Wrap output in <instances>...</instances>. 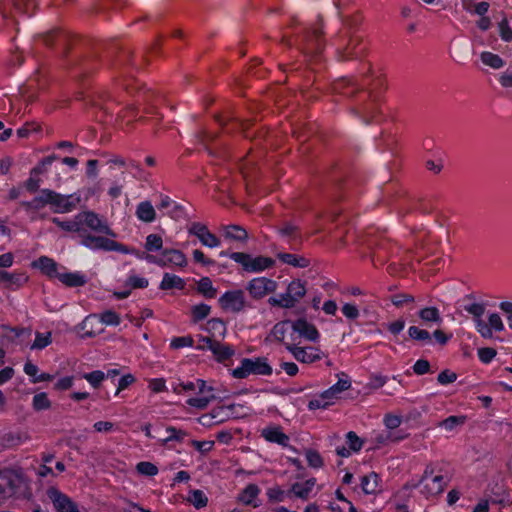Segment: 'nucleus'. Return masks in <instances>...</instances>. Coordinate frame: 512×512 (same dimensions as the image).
I'll use <instances>...</instances> for the list:
<instances>
[{
	"label": "nucleus",
	"instance_id": "7ed1b4c3",
	"mask_svg": "<svg viewBox=\"0 0 512 512\" xmlns=\"http://www.w3.org/2000/svg\"><path fill=\"white\" fill-rule=\"evenodd\" d=\"M230 257L237 263H240L246 271H262L274 265V260L269 257L258 256L252 258L249 254L243 252H234Z\"/></svg>",
	"mask_w": 512,
	"mask_h": 512
},
{
	"label": "nucleus",
	"instance_id": "8fccbe9b",
	"mask_svg": "<svg viewBox=\"0 0 512 512\" xmlns=\"http://www.w3.org/2000/svg\"><path fill=\"white\" fill-rule=\"evenodd\" d=\"M496 354V350L490 347H484L478 350L479 358L484 363L490 362L496 356Z\"/></svg>",
	"mask_w": 512,
	"mask_h": 512
},
{
	"label": "nucleus",
	"instance_id": "c756f323",
	"mask_svg": "<svg viewBox=\"0 0 512 512\" xmlns=\"http://www.w3.org/2000/svg\"><path fill=\"white\" fill-rule=\"evenodd\" d=\"M258 493V487L254 484H250L244 489V491L239 497V500L245 503L246 505H249L252 503L253 499L258 495Z\"/></svg>",
	"mask_w": 512,
	"mask_h": 512
},
{
	"label": "nucleus",
	"instance_id": "f03ea898",
	"mask_svg": "<svg viewBox=\"0 0 512 512\" xmlns=\"http://www.w3.org/2000/svg\"><path fill=\"white\" fill-rule=\"evenodd\" d=\"M69 197L56 193L55 191L44 189L41 191V195L39 197L34 198L35 206L44 207L47 204L55 206L57 209L56 212H70L74 207L75 203L68 201Z\"/></svg>",
	"mask_w": 512,
	"mask_h": 512
},
{
	"label": "nucleus",
	"instance_id": "f257e3e1",
	"mask_svg": "<svg viewBox=\"0 0 512 512\" xmlns=\"http://www.w3.org/2000/svg\"><path fill=\"white\" fill-rule=\"evenodd\" d=\"M271 375L272 368L265 358L258 357L254 360L245 358L241 366L232 371V376L237 379H244L249 375Z\"/></svg>",
	"mask_w": 512,
	"mask_h": 512
},
{
	"label": "nucleus",
	"instance_id": "052dcab7",
	"mask_svg": "<svg viewBox=\"0 0 512 512\" xmlns=\"http://www.w3.org/2000/svg\"><path fill=\"white\" fill-rule=\"evenodd\" d=\"M191 444L201 453H206L212 449L214 442L193 440Z\"/></svg>",
	"mask_w": 512,
	"mask_h": 512
},
{
	"label": "nucleus",
	"instance_id": "bf43d9fd",
	"mask_svg": "<svg viewBox=\"0 0 512 512\" xmlns=\"http://www.w3.org/2000/svg\"><path fill=\"white\" fill-rule=\"evenodd\" d=\"M291 492L299 498L306 499L310 492V487H302L299 483H295L291 487Z\"/></svg>",
	"mask_w": 512,
	"mask_h": 512
},
{
	"label": "nucleus",
	"instance_id": "4c0bfd02",
	"mask_svg": "<svg viewBox=\"0 0 512 512\" xmlns=\"http://www.w3.org/2000/svg\"><path fill=\"white\" fill-rule=\"evenodd\" d=\"M210 306L206 304H199L192 308V315L194 321H200L209 315Z\"/></svg>",
	"mask_w": 512,
	"mask_h": 512
},
{
	"label": "nucleus",
	"instance_id": "72a5a7b5",
	"mask_svg": "<svg viewBox=\"0 0 512 512\" xmlns=\"http://www.w3.org/2000/svg\"><path fill=\"white\" fill-rule=\"evenodd\" d=\"M384 425L389 430H394L398 428L402 423V416L396 415L392 413H387L383 419Z\"/></svg>",
	"mask_w": 512,
	"mask_h": 512
},
{
	"label": "nucleus",
	"instance_id": "de8ad7c7",
	"mask_svg": "<svg viewBox=\"0 0 512 512\" xmlns=\"http://www.w3.org/2000/svg\"><path fill=\"white\" fill-rule=\"evenodd\" d=\"M437 380L441 385L450 384L457 380V374L450 370H444L438 375Z\"/></svg>",
	"mask_w": 512,
	"mask_h": 512
},
{
	"label": "nucleus",
	"instance_id": "bb28decb",
	"mask_svg": "<svg viewBox=\"0 0 512 512\" xmlns=\"http://www.w3.org/2000/svg\"><path fill=\"white\" fill-rule=\"evenodd\" d=\"M287 291L291 294V296L296 297L297 301L303 298L306 294L305 286L300 280L292 281L288 285Z\"/></svg>",
	"mask_w": 512,
	"mask_h": 512
},
{
	"label": "nucleus",
	"instance_id": "2eb2a0df",
	"mask_svg": "<svg viewBox=\"0 0 512 512\" xmlns=\"http://www.w3.org/2000/svg\"><path fill=\"white\" fill-rule=\"evenodd\" d=\"M286 348L293 354L294 358L299 362L313 363L316 361L315 356H309L307 354V348L305 347H299L294 344H287Z\"/></svg>",
	"mask_w": 512,
	"mask_h": 512
},
{
	"label": "nucleus",
	"instance_id": "49530a36",
	"mask_svg": "<svg viewBox=\"0 0 512 512\" xmlns=\"http://www.w3.org/2000/svg\"><path fill=\"white\" fill-rule=\"evenodd\" d=\"M20 435L19 434H15V433H12V432H7V433H4L1 437H0V441H1V444L3 446H13V445H16L20 442Z\"/></svg>",
	"mask_w": 512,
	"mask_h": 512
},
{
	"label": "nucleus",
	"instance_id": "680f3d73",
	"mask_svg": "<svg viewBox=\"0 0 512 512\" xmlns=\"http://www.w3.org/2000/svg\"><path fill=\"white\" fill-rule=\"evenodd\" d=\"M488 321L491 329H495L496 331H502L504 329L503 322L498 314H491Z\"/></svg>",
	"mask_w": 512,
	"mask_h": 512
},
{
	"label": "nucleus",
	"instance_id": "423d86ee",
	"mask_svg": "<svg viewBox=\"0 0 512 512\" xmlns=\"http://www.w3.org/2000/svg\"><path fill=\"white\" fill-rule=\"evenodd\" d=\"M79 221L84 220L85 224L94 231L104 233L109 236H115V233L109 228L107 224H103L96 213L86 211L76 216Z\"/></svg>",
	"mask_w": 512,
	"mask_h": 512
},
{
	"label": "nucleus",
	"instance_id": "a878e982",
	"mask_svg": "<svg viewBox=\"0 0 512 512\" xmlns=\"http://www.w3.org/2000/svg\"><path fill=\"white\" fill-rule=\"evenodd\" d=\"M52 343V333L46 332L45 334L36 332L35 340L31 345V349L41 350Z\"/></svg>",
	"mask_w": 512,
	"mask_h": 512
},
{
	"label": "nucleus",
	"instance_id": "5fc2aeb1",
	"mask_svg": "<svg viewBox=\"0 0 512 512\" xmlns=\"http://www.w3.org/2000/svg\"><path fill=\"white\" fill-rule=\"evenodd\" d=\"M430 369V364L427 360L420 359L417 360L413 366V371L418 375H423L427 373Z\"/></svg>",
	"mask_w": 512,
	"mask_h": 512
},
{
	"label": "nucleus",
	"instance_id": "20e7f679",
	"mask_svg": "<svg viewBox=\"0 0 512 512\" xmlns=\"http://www.w3.org/2000/svg\"><path fill=\"white\" fill-rule=\"evenodd\" d=\"M276 287L277 284L275 281L265 277H261L251 280L247 289L252 297L260 299L264 297L266 294L274 292L276 290Z\"/></svg>",
	"mask_w": 512,
	"mask_h": 512
},
{
	"label": "nucleus",
	"instance_id": "aec40b11",
	"mask_svg": "<svg viewBox=\"0 0 512 512\" xmlns=\"http://www.w3.org/2000/svg\"><path fill=\"white\" fill-rule=\"evenodd\" d=\"M350 387H351V382L349 380H347V379H339V381L335 385H333L329 389L325 390L321 394V397L324 398V399L332 398L336 394L350 389Z\"/></svg>",
	"mask_w": 512,
	"mask_h": 512
},
{
	"label": "nucleus",
	"instance_id": "338daca9",
	"mask_svg": "<svg viewBox=\"0 0 512 512\" xmlns=\"http://www.w3.org/2000/svg\"><path fill=\"white\" fill-rule=\"evenodd\" d=\"M72 384H73V377L72 376L64 377V378L60 379L55 384V389H57V390H68L69 388L72 387Z\"/></svg>",
	"mask_w": 512,
	"mask_h": 512
},
{
	"label": "nucleus",
	"instance_id": "f704fd0d",
	"mask_svg": "<svg viewBox=\"0 0 512 512\" xmlns=\"http://www.w3.org/2000/svg\"><path fill=\"white\" fill-rule=\"evenodd\" d=\"M346 438H347V442L349 444L350 450H352L353 452H358L361 450L364 441L360 437H358V435L355 432H353V431L348 432L346 435Z\"/></svg>",
	"mask_w": 512,
	"mask_h": 512
},
{
	"label": "nucleus",
	"instance_id": "3c124183",
	"mask_svg": "<svg viewBox=\"0 0 512 512\" xmlns=\"http://www.w3.org/2000/svg\"><path fill=\"white\" fill-rule=\"evenodd\" d=\"M476 326L478 332L481 334L484 338H492L493 333L492 329L489 324H486L482 319H476Z\"/></svg>",
	"mask_w": 512,
	"mask_h": 512
},
{
	"label": "nucleus",
	"instance_id": "393cba45",
	"mask_svg": "<svg viewBox=\"0 0 512 512\" xmlns=\"http://www.w3.org/2000/svg\"><path fill=\"white\" fill-rule=\"evenodd\" d=\"M164 255H168L167 262L184 267L187 265V259L180 250L170 249L163 252Z\"/></svg>",
	"mask_w": 512,
	"mask_h": 512
},
{
	"label": "nucleus",
	"instance_id": "c03bdc74",
	"mask_svg": "<svg viewBox=\"0 0 512 512\" xmlns=\"http://www.w3.org/2000/svg\"><path fill=\"white\" fill-rule=\"evenodd\" d=\"M52 221H53V223H55L56 225H58L60 228H62L65 231H69V232H71V231L79 232L80 231L79 221L67 222V221H60L58 218H53Z\"/></svg>",
	"mask_w": 512,
	"mask_h": 512
},
{
	"label": "nucleus",
	"instance_id": "37998d69",
	"mask_svg": "<svg viewBox=\"0 0 512 512\" xmlns=\"http://www.w3.org/2000/svg\"><path fill=\"white\" fill-rule=\"evenodd\" d=\"M194 341L193 338L190 336L185 337H176L171 341V347L173 349H179L182 347H191L193 345Z\"/></svg>",
	"mask_w": 512,
	"mask_h": 512
},
{
	"label": "nucleus",
	"instance_id": "0eeeda50",
	"mask_svg": "<svg viewBox=\"0 0 512 512\" xmlns=\"http://www.w3.org/2000/svg\"><path fill=\"white\" fill-rule=\"evenodd\" d=\"M189 233L197 236L201 243L208 247H216L220 243L219 239L209 232L207 226L201 223H193Z\"/></svg>",
	"mask_w": 512,
	"mask_h": 512
},
{
	"label": "nucleus",
	"instance_id": "5701e85b",
	"mask_svg": "<svg viewBox=\"0 0 512 512\" xmlns=\"http://www.w3.org/2000/svg\"><path fill=\"white\" fill-rule=\"evenodd\" d=\"M184 281L180 277L172 276L168 273H166L163 277V280L160 284V288L162 290H169L173 288L183 289L184 288Z\"/></svg>",
	"mask_w": 512,
	"mask_h": 512
},
{
	"label": "nucleus",
	"instance_id": "864d4df0",
	"mask_svg": "<svg viewBox=\"0 0 512 512\" xmlns=\"http://www.w3.org/2000/svg\"><path fill=\"white\" fill-rule=\"evenodd\" d=\"M499 28H500V34H501V37L505 40V41H510L512 40V29L509 27L508 25V21L506 18H504L500 23H499Z\"/></svg>",
	"mask_w": 512,
	"mask_h": 512
},
{
	"label": "nucleus",
	"instance_id": "0e129e2a",
	"mask_svg": "<svg viewBox=\"0 0 512 512\" xmlns=\"http://www.w3.org/2000/svg\"><path fill=\"white\" fill-rule=\"evenodd\" d=\"M442 480V476H435L432 485L429 487V492L432 494H440L444 490Z\"/></svg>",
	"mask_w": 512,
	"mask_h": 512
},
{
	"label": "nucleus",
	"instance_id": "6ab92c4d",
	"mask_svg": "<svg viewBox=\"0 0 512 512\" xmlns=\"http://www.w3.org/2000/svg\"><path fill=\"white\" fill-rule=\"evenodd\" d=\"M224 230H225V237L226 238H229V239H232V240H236V241H240V242H244L248 238L247 231L243 227H241V226L229 225V226H226L224 228Z\"/></svg>",
	"mask_w": 512,
	"mask_h": 512
},
{
	"label": "nucleus",
	"instance_id": "a18cd8bd",
	"mask_svg": "<svg viewBox=\"0 0 512 512\" xmlns=\"http://www.w3.org/2000/svg\"><path fill=\"white\" fill-rule=\"evenodd\" d=\"M101 322L107 325H118L120 317L114 311L107 310L101 314Z\"/></svg>",
	"mask_w": 512,
	"mask_h": 512
},
{
	"label": "nucleus",
	"instance_id": "6e6552de",
	"mask_svg": "<svg viewBox=\"0 0 512 512\" xmlns=\"http://www.w3.org/2000/svg\"><path fill=\"white\" fill-rule=\"evenodd\" d=\"M220 303L225 309L230 308L234 312H239L245 306L244 293L241 290L226 292L220 298Z\"/></svg>",
	"mask_w": 512,
	"mask_h": 512
},
{
	"label": "nucleus",
	"instance_id": "69168bd1",
	"mask_svg": "<svg viewBox=\"0 0 512 512\" xmlns=\"http://www.w3.org/2000/svg\"><path fill=\"white\" fill-rule=\"evenodd\" d=\"M149 387L151 388V390L155 393H158V392H162L165 390L166 386H165V380L164 379H152L150 382H149Z\"/></svg>",
	"mask_w": 512,
	"mask_h": 512
},
{
	"label": "nucleus",
	"instance_id": "dca6fc26",
	"mask_svg": "<svg viewBox=\"0 0 512 512\" xmlns=\"http://www.w3.org/2000/svg\"><path fill=\"white\" fill-rule=\"evenodd\" d=\"M58 279L68 287H80L86 283L84 276L77 273L57 274Z\"/></svg>",
	"mask_w": 512,
	"mask_h": 512
},
{
	"label": "nucleus",
	"instance_id": "412c9836",
	"mask_svg": "<svg viewBox=\"0 0 512 512\" xmlns=\"http://www.w3.org/2000/svg\"><path fill=\"white\" fill-rule=\"evenodd\" d=\"M207 330L212 337L224 338L226 333L225 323L219 318H213L207 322Z\"/></svg>",
	"mask_w": 512,
	"mask_h": 512
},
{
	"label": "nucleus",
	"instance_id": "09e8293b",
	"mask_svg": "<svg viewBox=\"0 0 512 512\" xmlns=\"http://www.w3.org/2000/svg\"><path fill=\"white\" fill-rule=\"evenodd\" d=\"M225 409L230 411V414H227L226 416H233L234 418H243L246 416L244 406L241 404H231L228 406H225Z\"/></svg>",
	"mask_w": 512,
	"mask_h": 512
},
{
	"label": "nucleus",
	"instance_id": "9b49d317",
	"mask_svg": "<svg viewBox=\"0 0 512 512\" xmlns=\"http://www.w3.org/2000/svg\"><path fill=\"white\" fill-rule=\"evenodd\" d=\"M262 436L269 442H276L282 446L288 445L289 437L281 432L280 428H266L262 430Z\"/></svg>",
	"mask_w": 512,
	"mask_h": 512
},
{
	"label": "nucleus",
	"instance_id": "774afa93",
	"mask_svg": "<svg viewBox=\"0 0 512 512\" xmlns=\"http://www.w3.org/2000/svg\"><path fill=\"white\" fill-rule=\"evenodd\" d=\"M280 301H282L283 308H292L295 306L297 300L296 297L291 296V294L287 291L286 294L281 296Z\"/></svg>",
	"mask_w": 512,
	"mask_h": 512
},
{
	"label": "nucleus",
	"instance_id": "f8f14e48",
	"mask_svg": "<svg viewBox=\"0 0 512 512\" xmlns=\"http://www.w3.org/2000/svg\"><path fill=\"white\" fill-rule=\"evenodd\" d=\"M136 215L143 222H152L156 218L155 209L149 201L141 202L137 206Z\"/></svg>",
	"mask_w": 512,
	"mask_h": 512
},
{
	"label": "nucleus",
	"instance_id": "603ef678",
	"mask_svg": "<svg viewBox=\"0 0 512 512\" xmlns=\"http://www.w3.org/2000/svg\"><path fill=\"white\" fill-rule=\"evenodd\" d=\"M391 301H392V303L396 307H400L404 303H412V302H414V297L412 295H409V294H398V295H394L391 298Z\"/></svg>",
	"mask_w": 512,
	"mask_h": 512
},
{
	"label": "nucleus",
	"instance_id": "2f4dec72",
	"mask_svg": "<svg viewBox=\"0 0 512 512\" xmlns=\"http://www.w3.org/2000/svg\"><path fill=\"white\" fill-rule=\"evenodd\" d=\"M33 407L35 410H45L51 407V402L47 397V394L42 392L38 393L33 397Z\"/></svg>",
	"mask_w": 512,
	"mask_h": 512
},
{
	"label": "nucleus",
	"instance_id": "ddd939ff",
	"mask_svg": "<svg viewBox=\"0 0 512 512\" xmlns=\"http://www.w3.org/2000/svg\"><path fill=\"white\" fill-rule=\"evenodd\" d=\"M379 486V475L371 472L361 479V487L365 494H375Z\"/></svg>",
	"mask_w": 512,
	"mask_h": 512
},
{
	"label": "nucleus",
	"instance_id": "a19ab883",
	"mask_svg": "<svg viewBox=\"0 0 512 512\" xmlns=\"http://www.w3.org/2000/svg\"><path fill=\"white\" fill-rule=\"evenodd\" d=\"M162 244H163V241H162V238L159 235L150 234L146 238L145 248L148 251H151V250H154V249L155 250H159V249H161Z\"/></svg>",
	"mask_w": 512,
	"mask_h": 512
},
{
	"label": "nucleus",
	"instance_id": "4be33fe9",
	"mask_svg": "<svg viewBox=\"0 0 512 512\" xmlns=\"http://www.w3.org/2000/svg\"><path fill=\"white\" fill-rule=\"evenodd\" d=\"M33 266L39 267L48 276L56 274V263L46 256H42L33 262Z\"/></svg>",
	"mask_w": 512,
	"mask_h": 512
},
{
	"label": "nucleus",
	"instance_id": "4d7b16f0",
	"mask_svg": "<svg viewBox=\"0 0 512 512\" xmlns=\"http://www.w3.org/2000/svg\"><path fill=\"white\" fill-rule=\"evenodd\" d=\"M134 382H135V377L132 374L124 375L119 380L118 389H117L115 395H118L122 390L126 389L129 385H131Z\"/></svg>",
	"mask_w": 512,
	"mask_h": 512
},
{
	"label": "nucleus",
	"instance_id": "4468645a",
	"mask_svg": "<svg viewBox=\"0 0 512 512\" xmlns=\"http://www.w3.org/2000/svg\"><path fill=\"white\" fill-rule=\"evenodd\" d=\"M277 258L283 263L292 265L294 267L306 268L310 265V260L305 257H298L290 253H278Z\"/></svg>",
	"mask_w": 512,
	"mask_h": 512
},
{
	"label": "nucleus",
	"instance_id": "13d9d810",
	"mask_svg": "<svg viewBox=\"0 0 512 512\" xmlns=\"http://www.w3.org/2000/svg\"><path fill=\"white\" fill-rule=\"evenodd\" d=\"M210 403V398H190L188 399L187 401V404L192 406V407H196L200 410H203L205 409L208 404Z\"/></svg>",
	"mask_w": 512,
	"mask_h": 512
},
{
	"label": "nucleus",
	"instance_id": "ea45409f",
	"mask_svg": "<svg viewBox=\"0 0 512 512\" xmlns=\"http://www.w3.org/2000/svg\"><path fill=\"white\" fill-rule=\"evenodd\" d=\"M306 458L309 465L313 468H319L323 465L322 457L316 450L308 449L306 451Z\"/></svg>",
	"mask_w": 512,
	"mask_h": 512
},
{
	"label": "nucleus",
	"instance_id": "9d476101",
	"mask_svg": "<svg viewBox=\"0 0 512 512\" xmlns=\"http://www.w3.org/2000/svg\"><path fill=\"white\" fill-rule=\"evenodd\" d=\"M111 239L102 237V236H94V235H85L82 238V244L88 248H98L109 251Z\"/></svg>",
	"mask_w": 512,
	"mask_h": 512
},
{
	"label": "nucleus",
	"instance_id": "473e14b6",
	"mask_svg": "<svg viewBox=\"0 0 512 512\" xmlns=\"http://www.w3.org/2000/svg\"><path fill=\"white\" fill-rule=\"evenodd\" d=\"M408 334L412 339L417 341H429L431 339L427 330L420 329L416 326L409 327Z\"/></svg>",
	"mask_w": 512,
	"mask_h": 512
},
{
	"label": "nucleus",
	"instance_id": "b1692460",
	"mask_svg": "<svg viewBox=\"0 0 512 512\" xmlns=\"http://www.w3.org/2000/svg\"><path fill=\"white\" fill-rule=\"evenodd\" d=\"M197 291L206 298H214L217 293V290L213 288L212 281L209 277H203L198 282Z\"/></svg>",
	"mask_w": 512,
	"mask_h": 512
},
{
	"label": "nucleus",
	"instance_id": "a211bd4d",
	"mask_svg": "<svg viewBox=\"0 0 512 512\" xmlns=\"http://www.w3.org/2000/svg\"><path fill=\"white\" fill-rule=\"evenodd\" d=\"M211 351L216 360L219 362L229 359L234 355V350L230 346L224 345L219 341H217L214 346L211 347Z\"/></svg>",
	"mask_w": 512,
	"mask_h": 512
},
{
	"label": "nucleus",
	"instance_id": "1a4fd4ad",
	"mask_svg": "<svg viewBox=\"0 0 512 512\" xmlns=\"http://www.w3.org/2000/svg\"><path fill=\"white\" fill-rule=\"evenodd\" d=\"M293 331L297 332L300 336L306 338L309 341L315 342L319 333L316 327L308 323L304 318L298 319L292 323Z\"/></svg>",
	"mask_w": 512,
	"mask_h": 512
},
{
	"label": "nucleus",
	"instance_id": "79ce46f5",
	"mask_svg": "<svg viewBox=\"0 0 512 512\" xmlns=\"http://www.w3.org/2000/svg\"><path fill=\"white\" fill-rule=\"evenodd\" d=\"M289 324V321H281L277 323L272 330V335L277 341H283L285 338V333L287 331V326Z\"/></svg>",
	"mask_w": 512,
	"mask_h": 512
},
{
	"label": "nucleus",
	"instance_id": "f3484780",
	"mask_svg": "<svg viewBox=\"0 0 512 512\" xmlns=\"http://www.w3.org/2000/svg\"><path fill=\"white\" fill-rule=\"evenodd\" d=\"M15 478H19V475L10 469L4 470L3 476H1V481L4 482L6 492H9L8 496L13 495L19 486Z\"/></svg>",
	"mask_w": 512,
	"mask_h": 512
},
{
	"label": "nucleus",
	"instance_id": "c85d7f7f",
	"mask_svg": "<svg viewBox=\"0 0 512 512\" xmlns=\"http://www.w3.org/2000/svg\"><path fill=\"white\" fill-rule=\"evenodd\" d=\"M188 501L193 504L195 508L199 509L207 505L208 499L201 490H193L191 496L188 497Z\"/></svg>",
	"mask_w": 512,
	"mask_h": 512
},
{
	"label": "nucleus",
	"instance_id": "c9c22d12",
	"mask_svg": "<svg viewBox=\"0 0 512 512\" xmlns=\"http://www.w3.org/2000/svg\"><path fill=\"white\" fill-rule=\"evenodd\" d=\"M138 473L146 476H154L158 473V468L151 462H140L136 466Z\"/></svg>",
	"mask_w": 512,
	"mask_h": 512
},
{
	"label": "nucleus",
	"instance_id": "39448f33",
	"mask_svg": "<svg viewBox=\"0 0 512 512\" xmlns=\"http://www.w3.org/2000/svg\"><path fill=\"white\" fill-rule=\"evenodd\" d=\"M47 494L53 501V504L58 512H80L77 508V505L73 503L69 497L61 493L56 488H49Z\"/></svg>",
	"mask_w": 512,
	"mask_h": 512
},
{
	"label": "nucleus",
	"instance_id": "e433bc0d",
	"mask_svg": "<svg viewBox=\"0 0 512 512\" xmlns=\"http://www.w3.org/2000/svg\"><path fill=\"white\" fill-rule=\"evenodd\" d=\"M83 378L86 379L94 388H98L104 380L105 375L102 371L97 370L84 374Z\"/></svg>",
	"mask_w": 512,
	"mask_h": 512
},
{
	"label": "nucleus",
	"instance_id": "58836bf2",
	"mask_svg": "<svg viewBox=\"0 0 512 512\" xmlns=\"http://www.w3.org/2000/svg\"><path fill=\"white\" fill-rule=\"evenodd\" d=\"M166 432L170 435L163 440V444H167L169 441H182L186 437V432L175 427H168Z\"/></svg>",
	"mask_w": 512,
	"mask_h": 512
},
{
	"label": "nucleus",
	"instance_id": "e2e57ef3",
	"mask_svg": "<svg viewBox=\"0 0 512 512\" xmlns=\"http://www.w3.org/2000/svg\"><path fill=\"white\" fill-rule=\"evenodd\" d=\"M342 312L349 319H356L359 316L357 307L349 303L342 307Z\"/></svg>",
	"mask_w": 512,
	"mask_h": 512
},
{
	"label": "nucleus",
	"instance_id": "cd10ccee",
	"mask_svg": "<svg viewBox=\"0 0 512 512\" xmlns=\"http://www.w3.org/2000/svg\"><path fill=\"white\" fill-rule=\"evenodd\" d=\"M419 317L427 322H439L441 320L436 307H426L419 312Z\"/></svg>",
	"mask_w": 512,
	"mask_h": 512
},
{
	"label": "nucleus",
	"instance_id": "6e6d98bb",
	"mask_svg": "<svg viewBox=\"0 0 512 512\" xmlns=\"http://www.w3.org/2000/svg\"><path fill=\"white\" fill-rule=\"evenodd\" d=\"M466 310L472 314L476 319H481V316L484 314L485 307L483 304L480 303H474L470 306L466 307Z\"/></svg>",
	"mask_w": 512,
	"mask_h": 512
},
{
	"label": "nucleus",
	"instance_id": "7c9ffc66",
	"mask_svg": "<svg viewBox=\"0 0 512 512\" xmlns=\"http://www.w3.org/2000/svg\"><path fill=\"white\" fill-rule=\"evenodd\" d=\"M481 60L484 64L495 69L500 68L503 65L502 59L498 55L490 52H483L481 54Z\"/></svg>",
	"mask_w": 512,
	"mask_h": 512
}]
</instances>
